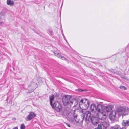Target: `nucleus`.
<instances>
[{
	"label": "nucleus",
	"mask_w": 129,
	"mask_h": 129,
	"mask_svg": "<svg viewBox=\"0 0 129 129\" xmlns=\"http://www.w3.org/2000/svg\"><path fill=\"white\" fill-rule=\"evenodd\" d=\"M105 107L100 104L98 105L97 106L94 104H91L90 106V110L92 113H94L96 111L98 112L97 113V117L100 120H105L106 118V115L104 114Z\"/></svg>",
	"instance_id": "1"
},
{
	"label": "nucleus",
	"mask_w": 129,
	"mask_h": 129,
	"mask_svg": "<svg viewBox=\"0 0 129 129\" xmlns=\"http://www.w3.org/2000/svg\"><path fill=\"white\" fill-rule=\"evenodd\" d=\"M63 102L65 106L69 105L70 107H76L78 104L77 101L75 99H71L70 96H65L63 98Z\"/></svg>",
	"instance_id": "2"
},
{
	"label": "nucleus",
	"mask_w": 129,
	"mask_h": 129,
	"mask_svg": "<svg viewBox=\"0 0 129 129\" xmlns=\"http://www.w3.org/2000/svg\"><path fill=\"white\" fill-rule=\"evenodd\" d=\"M117 111L118 116L120 117L121 115L128 114L127 112L128 109V108L127 109L123 107H120L118 108Z\"/></svg>",
	"instance_id": "3"
},
{
	"label": "nucleus",
	"mask_w": 129,
	"mask_h": 129,
	"mask_svg": "<svg viewBox=\"0 0 129 129\" xmlns=\"http://www.w3.org/2000/svg\"><path fill=\"white\" fill-rule=\"evenodd\" d=\"M84 116L83 120H84V119H85L86 121H93L94 120H95L96 119V118L93 117H91V114L89 111H86Z\"/></svg>",
	"instance_id": "4"
},
{
	"label": "nucleus",
	"mask_w": 129,
	"mask_h": 129,
	"mask_svg": "<svg viewBox=\"0 0 129 129\" xmlns=\"http://www.w3.org/2000/svg\"><path fill=\"white\" fill-rule=\"evenodd\" d=\"M53 108L57 111H59L62 109V106L57 101L55 102L53 104H52L51 105Z\"/></svg>",
	"instance_id": "5"
},
{
	"label": "nucleus",
	"mask_w": 129,
	"mask_h": 129,
	"mask_svg": "<svg viewBox=\"0 0 129 129\" xmlns=\"http://www.w3.org/2000/svg\"><path fill=\"white\" fill-rule=\"evenodd\" d=\"M78 110L75 109L74 110V112H73V114L72 115V118H71L70 120L71 121H73L74 120L75 121H79V120L78 118V116L76 112H79Z\"/></svg>",
	"instance_id": "6"
},
{
	"label": "nucleus",
	"mask_w": 129,
	"mask_h": 129,
	"mask_svg": "<svg viewBox=\"0 0 129 129\" xmlns=\"http://www.w3.org/2000/svg\"><path fill=\"white\" fill-rule=\"evenodd\" d=\"M116 114H118L117 111L115 110L112 111L109 115V118L110 120H114L115 118V116Z\"/></svg>",
	"instance_id": "7"
},
{
	"label": "nucleus",
	"mask_w": 129,
	"mask_h": 129,
	"mask_svg": "<svg viewBox=\"0 0 129 129\" xmlns=\"http://www.w3.org/2000/svg\"><path fill=\"white\" fill-rule=\"evenodd\" d=\"M36 86V84L33 82L31 83L30 85L28 86L27 90H29L28 92H33L35 89Z\"/></svg>",
	"instance_id": "8"
},
{
	"label": "nucleus",
	"mask_w": 129,
	"mask_h": 129,
	"mask_svg": "<svg viewBox=\"0 0 129 129\" xmlns=\"http://www.w3.org/2000/svg\"><path fill=\"white\" fill-rule=\"evenodd\" d=\"M85 102H84L83 104H82V110H86L89 107V101L85 99Z\"/></svg>",
	"instance_id": "9"
},
{
	"label": "nucleus",
	"mask_w": 129,
	"mask_h": 129,
	"mask_svg": "<svg viewBox=\"0 0 129 129\" xmlns=\"http://www.w3.org/2000/svg\"><path fill=\"white\" fill-rule=\"evenodd\" d=\"M70 123H68L64 122V123L69 127H70L72 126H73L72 125L73 124V122H74V123L75 124H76L77 125H80V123H79V121H70ZM80 123L81 124H82L81 122Z\"/></svg>",
	"instance_id": "10"
},
{
	"label": "nucleus",
	"mask_w": 129,
	"mask_h": 129,
	"mask_svg": "<svg viewBox=\"0 0 129 129\" xmlns=\"http://www.w3.org/2000/svg\"><path fill=\"white\" fill-rule=\"evenodd\" d=\"M36 115L34 113L31 112L28 116L27 118L29 120H31L32 118L34 117Z\"/></svg>",
	"instance_id": "11"
},
{
	"label": "nucleus",
	"mask_w": 129,
	"mask_h": 129,
	"mask_svg": "<svg viewBox=\"0 0 129 129\" xmlns=\"http://www.w3.org/2000/svg\"><path fill=\"white\" fill-rule=\"evenodd\" d=\"M112 106L111 105H107L105 107V110L106 112H109L112 109Z\"/></svg>",
	"instance_id": "12"
},
{
	"label": "nucleus",
	"mask_w": 129,
	"mask_h": 129,
	"mask_svg": "<svg viewBox=\"0 0 129 129\" xmlns=\"http://www.w3.org/2000/svg\"><path fill=\"white\" fill-rule=\"evenodd\" d=\"M7 5L10 6H12L14 4V2L13 1L11 0H7Z\"/></svg>",
	"instance_id": "13"
},
{
	"label": "nucleus",
	"mask_w": 129,
	"mask_h": 129,
	"mask_svg": "<svg viewBox=\"0 0 129 129\" xmlns=\"http://www.w3.org/2000/svg\"><path fill=\"white\" fill-rule=\"evenodd\" d=\"M103 126V129H105L107 126V124L106 121H103L101 124Z\"/></svg>",
	"instance_id": "14"
},
{
	"label": "nucleus",
	"mask_w": 129,
	"mask_h": 129,
	"mask_svg": "<svg viewBox=\"0 0 129 129\" xmlns=\"http://www.w3.org/2000/svg\"><path fill=\"white\" fill-rule=\"evenodd\" d=\"M50 104L51 105H52V101L53 100H54V96L53 95H52L51 96H50Z\"/></svg>",
	"instance_id": "15"
},
{
	"label": "nucleus",
	"mask_w": 129,
	"mask_h": 129,
	"mask_svg": "<svg viewBox=\"0 0 129 129\" xmlns=\"http://www.w3.org/2000/svg\"><path fill=\"white\" fill-rule=\"evenodd\" d=\"M122 124L124 126H128L129 125V121L123 122L122 123Z\"/></svg>",
	"instance_id": "16"
},
{
	"label": "nucleus",
	"mask_w": 129,
	"mask_h": 129,
	"mask_svg": "<svg viewBox=\"0 0 129 129\" xmlns=\"http://www.w3.org/2000/svg\"><path fill=\"white\" fill-rule=\"evenodd\" d=\"M54 55L57 56V57L59 58H61V56L60 55V54L58 53H57L56 51H54Z\"/></svg>",
	"instance_id": "17"
},
{
	"label": "nucleus",
	"mask_w": 129,
	"mask_h": 129,
	"mask_svg": "<svg viewBox=\"0 0 129 129\" xmlns=\"http://www.w3.org/2000/svg\"><path fill=\"white\" fill-rule=\"evenodd\" d=\"M25 126L23 124H22L20 126L21 129H25Z\"/></svg>",
	"instance_id": "18"
},
{
	"label": "nucleus",
	"mask_w": 129,
	"mask_h": 129,
	"mask_svg": "<svg viewBox=\"0 0 129 129\" xmlns=\"http://www.w3.org/2000/svg\"><path fill=\"white\" fill-rule=\"evenodd\" d=\"M91 123L93 124L94 125H96L98 122L97 121H91Z\"/></svg>",
	"instance_id": "19"
},
{
	"label": "nucleus",
	"mask_w": 129,
	"mask_h": 129,
	"mask_svg": "<svg viewBox=\"0 0 129 129\" xmlns=\"http://www.w3.org/2000/svg\"><path fill=\"white\" fill-rule=\"evenodd\" d=\"M111 129H120V127L119 126H117L111 128Z\"/></svg>",
	"instance_id": "20"
},
{
	"label": "nucleus",
	"mask_w": 129,
	"mask_h": 129,
	"mask_svg": "<svg viewBox=\"0 0 129 129\" xmlns=\"http://www.w3.org/2000/svg\"><path fill=\"white\" fill-rule=\"evenodd\" d=\"M120 88L122 89V90H126V88L124 86H121Z\"/></svg>",
	"instance_id": "21"
},
{
	"label": "nucleus",
	"mask_w": 129,
	"mask_h": 129,
	"mask_svg": "<svg viewBox=\"0 0 129 129\" xmlns=\"http://www.w3.org/2000/svg\"><path fill=\"white\" fill-rule=\"evenodd\" d=\"M84 99H82L80 101V103H79V105H81L82 104L84 103H83V101H84Z\"/></svg>",
	"instance_id": "22"
},
{
	"label": "nucleus",
	"mask_w": 129,
	"mask_h": 129,
	"mask_svg": "<svg viewBox=\"0 0 129 129\" xmlns=\"http://www.w3.org/2000/svg\"><path fill=\"white\" fill-rule=\"evenodd\" d=\"M95 129H102V126L101 125H98L97 128H95Z\"/></svg>",
	"instance_id": "23"
},
{
	"label": "nucleus",
	"mask_w": 129,
	"mask_h": 129,
	"mask_svg": "<svg viewBox=\"0 0 129 129\" xmlns=\"http://www.w3.org/2000/svg\"><path fill=\"white\" fill-rule=\"evenodd\" d=\"M62 35H63V37H64V39L66 41V42H67V40H66V38H65V37L64 36V34H63V32H62Z\"/></svg>",
	"instance_id": "24"
},
{
	"label": "nucleus",
	"mask_w": 129,
	"mask_h": 129,
	"mask_svg": "<svg viewBox=\"0 0 129 129\" xmlns=\"http://www.w3.org/2000/svg\"><path fill=\"white\" fill-rule=\"evenodd\" d=\"M78 91L82 92V91H84V90H82L81 89H78Z\"/></svg>",
	"instance_id": "25"
},
{
	"label": "nucleus",
	"mask_w": 129,
	"mask_h": 129,
	"mask_svg": "<svg viewBox=\"0 0 129 129\" xmlns=\"http://www.w3.org/2000/svg\"><path fill=\"white\" fill-rule=\"evenodd\" d=\"M49 33L50 34H52L53 32L51 30H49Z\"/></svg>",
	"instance_id": "26"
},
{
	"label": "nucleus",
	"mask_w": 129,
	"mask_h": 129,
	"mask_svg": "<svg viewBox=\"0 0 129 129\" xmlns=\"http://www.w3.org/2000/svg\"><path fill=\"white\" fill-rule=\"evenodd\" d=\"M60 58L61 59H62V60H65L66 59L64 57L62 56H61V58Z\"/></svg>",
	"instance_id": "27"
},
{
	"label": "nucleus",
	"mask_w": 129,
	"mask_h": 129,
	"mask_svg": "<svg viewBox=\"0 0 129 129\" xmlns=\"http://www.w3.org/2000/svg\"><path fill=\"white\" fill-rule=\"evenodd\" d=\"M12 120H16V119L15 118H12Z\"/></svg>",
	"instance_id": "28"
},
{
	"label": "nucleus",
	"mask_w": 129,
	"mask_h": 129,
	"mask_svg": "<svg viewBox=\"0 0 129 129\" xmlns=\"http://www.w3.org/2000/svg\"><path fill=\"white\" fill-rule=\"evenodd\" d=\"M13 129H18V128L17 127H15L13 128Z\"/></svg>",
	"instance_id": "29"
},
{
	"label": "nucleus",
	"mask_w": 129,
	"mask_h": 129,
	"mask_svg": "<svg viewBox=\"0 0 129 129\" xmlns=\"http://www.w3.org/2000/svg\"><path fill=\"white\" fill-rule=\"evenodd\" d=\"M120 129H125V128H120Z\"/></svg>",
	"instance_id": "30"
},
{
	"label": "nucleus",
	"mask_w": 129,
	"mask_h": 129,
	"mask_svg": "<svg viewBox=\"0 0 129 129\" xmlns=\"http://www.w3.org/2000/svg\"><path fill=\"white\" fill-rule=\"evenodd\" d=\"M81 112H82V113H83V111H82Z\"/></svg>",
	"instance_id": "31"
}]
</instances>
